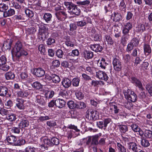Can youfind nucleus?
<instances>
[{
  "instance_id": "412c9836",
  "label": "nucleus",
  "mask_w": 152,
  "mask_h": 152,
  "mask_svg": "<svg viewBox=\"0 0 152 152\" xmlns=\"http://www.w3.org/2000/svg\"><path fill=\"white\" fill-rule=\"evenodd\" d=\"M15 14V11L14 10L10 9L7 11L3 13V15L4 17H6L8 16H11Z\"/></svg>"
},
{
  "instance_id": "338daca9",
  "label": "nucleus",
  "mask_w": 152,
  "mask_h": 152,
  "mask_svg": "<svg viewBox=\"0 0 152 152\" xmlns=\"http://www.w3.org/2000/svg\"><path fill=\"white\" fill-rule=\"evenodd\" d=\"M56 55L58 57H62L64 54V53L61 49H58L56 52Z\"/></svg>"
},
{
  "instance_id": "49530a36",
  "label": "nucleus",
  "mask_w": 152,
  "mask_h": 152,
  "mask_svg": "<svg viewBox=\"0 0 152 152\" xmlns=\"http://www.w3.org/2000/svg\"><path fill=\"white\" fill-rule=\"evenodd\" d=\"M51 117L50 115H46L45 116H40L39 119V120L40 121L43 122L45 120H47L51 119Z\"/></svg>"
},
{
  "instance_id": "8fccbe9b",
  "label": "nucleus",
  "mask_w": 152,
  "mask_h": 152,
  "mask_svg": "<svg viewBox=\"0 0 152 152\" xmlns=\"http://www.w3.org/2000/svg\"><path fill=\"white\" fill-rule=\"evenodd\" d=\"M75 95L77 98L79 100L82 99L84 97V94L80 91L75 92Z\"/></svg>"
},
{
  "instance_id": "a18cd8bd",
  "label": "nucleus",
  "mask_w": 152,
  "mask_h": 152,
  "mask_svg": "<svg viewBox=\"0 0 152 152\" xmlns=\"http://www.w3.org/2000/svg\"><path fill=\"white\" fill-rule=\"evenodd\" d=\"M26 152H35L36 149L32 146H28L25 149Z\"/></svg>"
},
{
  "instance_id": "680f3d73",
  "label": "nucleus",
  "mask_w": 152,
  "mask_h": 152,
  "mask_svg": "<svg viewBox=\"0 0 152 152\" xmlns=\"http://www.w3.org/2000/svg\"><path fill=\"white\" fill-rule=\"evenodd\" d=\"M46 124L48 126L50 127L54 126L56 125V122L53 121H48Z\"/></svg>"
},
{
  "instance_id": "a19ab883",
  "label": "nucleus",
  "mask_w": 152,
  "mask_h": 152,
  "mask_svg": "<svg viewBox=\"0 0 152 152\" xmlns=\"http://www.w3.org/2000/svg\"><path fill=\"white\" fill-rule=\"evenodd\" d=\"M139 42V39L137 38H135L133 39L130 42L134 46L136 47L138 46Z\"/></svg>"
},
{
  "instance_id": "37998d69",
  "label": "nucleus",
  "mask_w": 152,
  "mask_h": 152,
  "mask_svg": "<svg viewBox=\"0 0 152 152\" xmlns=\"http://www.w3.org/2000/svg\"><path fill=\"white\" fill-rule=\"evenodd\" d=\"M105 38L108 44L110 45L113 44V41L110 35H105Z\"/></svg>"
},
{
  "instance_id": "9b49d317",
  "label": "nucleus",
  "mask_w": 152,
  "mask_h": 152,
  "mask_svg": "<svg viewBox=\"0 0 152 152\" xmlns=\"http://www.w3.org/2000/svg\"><path fill=\"white\" fill-rule=\"evenodd\" d=\"M9 88L5 86H0V96H5L8 93Z\"/></svg>"
},
{
  "instance_id": "2eb2a0df",
  "label": "nucleus",
  "mask_w": 152,
  "mask_h": 152,
  "mask_svg": "<svg viewBox=\"0 0 152 152\" xmlns=\"http://www.w3.org/2000/svg\"><path fill=\"white\" fill-rule=\"evenodd\" d=\"M90 48L92 50L96 52H100L103 49L102 47L99 44L91 45Z\"/></svg>"
},
{
  "instance_id": "72a5a7b5",
  "label": "nucleus",
  "mask_w": 152,
  "mask_h": 152,
  "mask_svg": "<svg viewBox=\"0 0 152 152\" xmlns=\"http://www.w3.org/2000/svg\"><path fill=\"white\" fill-rule=\"evenodd\" d=\"M141 144L142 146L145 147H148L150 145L148 141L145 139H142L141 141Z\"/></svg>"
},
{
  "instance_id": "e433bc0d",
  "label": "nucleus",
  "mask_w": 152,
  "mask_h": 152,
  "mask_svg": "<svg viewBox=\"0 0 152 152\" xmlns=\"http://www.w3.org/2000/svg\"><path fill=\"white\" fill-rule=\"evenodd\" d=\"M80 79L77 77L74 78L72 80V84L73 86L77 87L79 85Z\"/></svg>"
},
{
  "instance_id": "58836bf2",
  "label": "nucleus",
  "mask_w": 152,
  "mask_h": 152,
  "mask_svg": "<svg viewBox=\"0 0 152 152\" xmlns=\"http://www.w3.org/2000/svg\"><path fill=\"white\" fill-rule=\"evenodd\" d=\"M117 144L119 151L121 152H126V148L124 146L119 143H118Z\"/></svg>"
},
{
  "instance_id": "f704fd0d",
  "label": "nucleus",
  "mask_w": 152,
  "mask_h": 152,
  "mask_svg": "<svg viewBox=\"0 0 152 152\" xmlns=\"http://www.w3.org/2000/svg\"><path fill=\"white\" fill-rule=\"evenodd\" d=\"M145 88L148 93L152 96V84L149 83H147L145 86Z\"/></svg>"
},
{
  "instance_id": "393cba45",
  "label": "nucleus",
  "mask_w": 152,
  "mask_h": 152,
  "mask_svg": "<svg viewBox=\"0 0 152 152\" xmlns=\"http://www.w3.org/2000/svg\"><path fill=\"white\" fill-rule=\"evenodd\" d=\"M86 107V104L83 102H77L76 103V108L79 109H83Z\"/></svg>"
},
{
  "instance_id": "603ef678",
  "label": "nucleus",
  "mask_w": 152,
  "mask_h": 152,
  "mask_svg": "<svg viewBox=\"0 0 152 152\" xmlns=\"http://www.w3.org/2000/svg\"><path fill=\"white\" fill-rule=\"evenodd\" d=\"M116 105L114 103H110L109 104V107H110V111L112 113L115 108Z\"/></svg>"
},
{
  "instance_id": "c756f323",
  "label": "nucleus",
  "mask_w": 152,
  "mask_h": 152,
  "mask_svg": "<svg viewBox=\"0 0 152 152\" xmlns=\"http://www.w3.org/2000/svg\"><path fill=\"white\" fill-rule=\"evenodd\" d=\"M8 6L4 3L0 4V11L4 13L8 9Z\"/></svg>"
},
{
  "instance_id": "774afa93",
  "label": "nucleus",
  "mask_w": 152,
  "mask_h": 152,
  "mask_svg": "<svg viewBox=\"0 0 152 152\" xmlns=\"http://www.w3.org/2000/svg\"><path fill=\"white\" fill-rule=\"evenodd\" d=\"M134 47V46L130 42L128 44L126 49V51L128 52L131 51Z\"/></svg>"
},
{
  "instance_id": "2f4dec72",
  "label": "nucleus",
  "mask_w": 152,
  "mask_h": 152,
  "mask_svg": "<svg viewBox=\"0 0 152 152\" xmlns=\"http://www.w3.org/2000/svg\"><path fill=\"white\" fill-rule=\"evenodd\" d=\"M129 35H123L121 39V42L123 45H125L129 38Z\"/></svg>"
},
{
  "instance_id": "f8f14e48",
  "label": "nucleus",
  "mask_w": 152,
  "mask_h": 152,
  "mask_svg": "<svg viewBox=\"0 0 152 152\" xmlns=\"http://www.w3.org/2000/svg\"><path fill=\"white\" fill-rule=\"evenodd\" d=\"M65 104V102L61 99H58L55 101V105L59 108H62L64 107Z\"/></svg>"
},
{
  "instance_id": "864d4df0",
  "label": "nucleus",
  "mask_w": 152,
  "mask_h": 152,
  "mask_svg": "<svg viewBox=\"0 0 152 152\" xmlns=\"http://www.w3.org/2000/svg\"><path fill=\"white\" fill-rule=\"evenodd\" d=\"M131 127L133 130L134 132H137L140 130V128L136 124H133L132 125Z\"/></svg>"
},
{
  "instance_id": "e2e57ef3",
  "label": "nucleus",
  "mask_w": 152,
  "mask_h": 152,
  "mask_svg": "<svg viewBox=\"0 0 152 152\" xmlns=\"http://www.w3.org/2000/svg\"><path fill=\"white\" fill-rule=\"evenodd\" d=\"M60 65V62L58 60H55L53 61L52 63V66L54 68L59 67Z\"/></svg>"
},
{
  "instance_id": "052dcab7",
  "label": "nucleus",
  "mask_w": 152,
  "mask_h": 152,
  "mask_svg": "<svg viewBox=\"0 0 152 152\" xmlns=\"http://www.w3.org/2000/svg\"><path fill=\"white\" fill-rule=\"evenodd\" d=\"M103 73V71L99 70L96 72V76L99 79L102 80V78L103 77V76H102Z\"/></svg>"
},
{
  "instance_id": "4be33fe9",
  "label": "nucleus",
  "mask_w": 152,
  "mask_h": 152,
  "mask_svg": "<svg viewBox=\"0 0 152 152\" xmlns=\"http://www.w3.org/2000/svg\"><path fill=\"white\" fill-rule=\"evenodd\" d=\"M31 85L33 88L37 90L41 89L42 87V85L38 81L34 82Z\"/></svg>"
},
{
  "instance_id": "7c9ffc66",
  "label": "nucleus",
  "mask_w": 152,
  "mask_h": 152,
  "mask_svg": "<svg viewBox=\"0 0 152 152\" xmlns=\"http://www.w3.org/2000/svg\"><path fill=\"white\" fill-rule=\"evenodd\" d=\"M145 30L144 25L143 24H140L136 27V31L137 32H142Z\"/></svg>"
},
{
  "instance_id": "ddd939ff",
  "label": "nucleus",
  "mask_w": 152,
  "mask_h": 152,
  "mask_svg": "<svg viewBox=\"0 0 152 152\" xmlns=\"http://www.w3.org/2000/svg\"><path fill=\"white\" fill-rule=\"evenodd\" d=\"M63 87L65 88H69L71 85V81L68 78L64 79L62 82Z\"/></svg>"
},
{
  "instance_id": "bb28decb",
  "label": "nucleus",
  "mask_w": 152,
  "mask_h": 152,
  "mask_svg": "<svg viewBox=\"0 0 152 152\" xmlns=\"http://www.w3.org/2000/svg\"><path fill=\"white\" fill-rule=\"evenodd\" d=\"M7 140L9 143L11 144H13L16 141L17 139L15 136L11 135L8 136L7 138Z\"/></svg>"
},
{
  "instance_id": "4468645a",
  "label": "nucleus",
  "mask_w": 152,
  "mask_h": 152,
  "mask_svg": "<svg viewBox=\"0 0 152 152\" xmlns=\"http://www.w3.org/2000/svg\"><path fill=\"white\" fill-rule=\"evenodd\" d=\"M43 142L44 144L42 145L45 148H47L49 146H52L51 139L45 137L43 139Z\"/></svg>"
},
{
  "instance_id": "f257e3e1",
  "label": "nucleus",
  "mask_w": 152,
  "mask_h": 152,
  "mask_svg": "<svg viewBox=\"0 0 152 152\" xmlns=\"http://www.w3.org/2000/svg\"><path fill=\"white\" fill-rule=\"evenodd\" d=\"M123 92L125 98L128 101L134 102L137 100V95L134 91L127 88L124 90Z\"/></svg>"
},
{
  "instance_id": "de8ad7c7",
  "label": "nucleus",
  "mask_w": 152,
  "mask_h": 152,
  "mask_svg": "<svg viewBox=\"0 0 152 152\" xmlns=\"http://www.w3.org/2000/svg\"><path fill=\"white\" fill-rule=\"evenodd\" d=\"M102 59L101 62L99 63V66L101 68L105 69V66L107 65V63L105 61V60L103 58H101Z\"/></svg>"
},
{
  "instance_id": "0e129e2a",
  "label": "nucleus",
  "mask_w": 152,
  "mask_h": 152,
  "mask_svg": "<svg viewBox=\"0 0 152 152\" xmlns=\"http://www.w3.org/2000/svg\"><path fill=\"white\" fill-rule=\"evenodd\" d=\"M27 31L29 34H33L36 31V30L34 27L32 26L28 28Z\"/></svg>"
},
{
  "instance_id": "a878e982",
  "label": "nucleus",
  "mask_w": 152,
  "mask_h": 152,
  "mask_svg": "<svg viewBox=\"0 0 152 152\" xmlns=\"http://www.w3.org/2000/svg\"><path fill=\"white\" fill-rule=\"evenodd\" d=\"M99 136L98 135H96L92 136L91 145H97L99 144L98 140Z\"/></svg>"
},
{
  "instance_id": "aec40b11",
  "label": "nucleus",
  "mask_w": 152,
  "mask_h": 152,
  "mask_svg": "<svg viewBox=\"0 0 152 152\" xmlns=\"http://www.w3.org/2000/svg\"><path fill=\"white\" fill-rule=\"evenodd\" d=\"M36 102L39 105H44L45 102L43 97L40 95H38L36 96Z\"/></svg>"
},
{
  "instance_id": "c03bdc74",
  "label": "nucleus",
  "mask_w": 152,
  "mask_h": 152,
  "mask_svg": "<svg viewBox=\"0 0 152 152\" xmlns=\"http://www.w3.org/2000/svg\"><path fill=\"white\" fill-rule=\"evenodd\" d=\"M119 127L120 131L121 132L125 133L128 131V128L126 125H120L119 126Z\"/></svg>"
},
{
  "instance_id": "5701e85b",
  "label": "nucleus",
  "mask_w": 152,
  "mask_h": 152,
  "mask_svg": "<svg viewBox=\"0 0 152 152\" xmlns=\"http://www.w3.org/2000/svg\"><path fill=\"white\" fill-rule=\"evenodd\" d=\"M144 53L146 56L149 55L151 52V49L149 45H145L144 46Z\"/></svg>"
},
{
  "instance_id": "c85d7f7f",
  "label": "nucleus",
  "mask_w": 152,
  "mask_h": 152,
  "mask_svg": "<svg viewBox=\"0 0 152 152\" xmlns=\"http://www.w3.org/2000/svg\"><path fill=\"white\" fill-rule=\"evenodd\" d=\"M52 80L56 83H58L60 81L59 77L57 75L55 74H52Z\"/></svg>"
},
{
  "instance_id": "dca6fc26",
  "label": "nucleus",
  "mask_w": 152,
  "mask_h": 152,
  "mask_svg": "<svg viewBox=\"0 0 152 152\" xmlns=\"http://www.w3.org/2000/svg\"><path fill=\"white\" fill-rule=\"evenodd\" d=\"M111 17L114 21H119L122 20L121 15L120 13L118 12H114L112 14Z\"/></svg>"
},
{
  "instance_id": "9d476101",
  "label": "nucleus",
  "mask_w": 152,
  "mask_h": 152,
  "mask_svg": "<svg viewBox=\"0 0 152 152\" xmlns=\"http://www.w3.org/2000/svg\"><path fill=\"white\" fill-rule=\"evenodd\" d=\"M69 10L71 13L77 15H79L80 13V10L78 8L76 5L74 4L73 5Z\"/></svg>"
},
{
  "instance_id": "b1692460",
  "label": "nucleus",
  "mask_w": 152,
  "mask_h": 152,
  "mask_svg": "<svg viewBox=\"0 0 152 152\" xmlns=\"http://www.w3.org/2000/svg\"><path fill=\"white\" fill-rule=\"evenodd\" d=\"M15 20L16 22H20L21 21H24L26 20L24 17V15H15L14 16Z\"/></svg>"
},
{
  "instance_id": "7ed1b4c3",
  "label": "nucleus",
  "mask_w": 152,
  "mask_h": 152,
  "mask_svg": "<svg viewBox=\"0 0 152 152\" xmlns=\"http://www.w3.org/2000/svg\"><path fill=\"white\" fill-rule=\"evenodd\" d=\"M26 116L23 115L21 113L19 116V118L20 122L19 124V126L20 128H25L27 127L29 125V122L26 118Z\"/></svg>"
},
{
  "instance_id": "cd10ccee",
  "label": "nucleus",
  "mask_w": 152,
  "mask_h": 152,
  "mask_svg": "<svg viewBox=\"0 0 152 152\" xmlns=\"http://www.w3.org/2000/svg\"><path fill=\"white\" fill-rule=\"evenodd\" d=\"M12 43L11 42L5 41L4 42L3 45V49L5 50L10 49L11 48V46Z\"/></svg>"
},
{
  "instance_id": "69168bd1",
  "label": "nucleus",
  "mask_w": 152,
  "mask_h": 152,
  "mask_svg": "<svg viewBox=\"0 0 152 152\" xmlns=\"http://www.w3.org/2000/svg\"><path fill=\"white\" fill-rule=\"evenodd\" d=\"M130 102V101H129L126 102L124 104L125 107L128 109H130L133 106L132 104Z\"/></svg>"
},
{
  "instance_id": "4c0bfd02",
  "label": "nucleus",
  "mask_w": 152,
  "mask_h": 152,
  "mask_svg": "<svg viewBox=\"0 0 152 152\" xmlns=\"http://www.w3.org/2000/svg\"><path fill=\"white\" fill-rule=\"evenodd\" d=\"M51 142L52 146L54 145H57L59 143V140L55 137H53L51 138Z\"/></svg>"
},
{
  "instance_id": "a211bd4d",
  "label": "nucleus",
  "mask_w": 152,
  "mask_h": 152,
  "mask_svg": "<svg viewBox=\"0 0 152 152\" xmlns=\"http://www.w3.org/2000/svg\"><path fill=\"white\" fill-rule=\"evenodd\" d=\"M15 74L11 72H7L5 74V77L7 80H13L15 78Z\"/></svg>"
},
{
  "instance_id": "5fc2aeb1",
  "label": "nucleus",
  "mask_w": 152,
  "mask_h": 152,
  "mask_svg": "<svg viewBox=\"0 0 152 152\" xmlns=\"http://www.w3.org/2000/svg\"><path fill=\"white\" fill-rule=\"evenodd\" d=\"M25 12L26 15L29 18H32L34 16V13L33 11L30 10L29 9L26 10Z\"/></svg>"
},
{
  "instance_id": "ea45409f",
  "label": "nucleus",
  "mask_w": 152,
  "mask_h": 152,
  "mask_svg": "<svg viewBox=\"0 0 152 152\" xmlns=\"http://www.w3.org/2000/svg\"><path fill=\"white\" fill-rule=\"evenodd\" d=\"M6 118L11 121H15L16 119V116L15 114L10 115L8 114L7 116H6Z\"/></svg>"
},
{
  "instance_id": "423d86ee",
  "label": "nucleus",
  "mask_w": 152,
  "mask_h": 152,
  "mask_svg": "<svg viewBox=\"0 0 152 152\" xmlns=\"http://www.w3.org/2000/svg\"><path fill=\"white\" fill-rule=\"evenodd\" d=\"M131 79L132 82L141 91H143L144 90L142 84L139 80L134 77H132Z\"/></svg>"
},
{
  "instance_id": "6e6552de",
  "label": "nucleus",
  "mask_w": 152,
  "mask_h": 152,
  "mask_svg": "<svg viewBox=\"0 0 152 152\" xmlns=\"http://www.w3.org/2000/svg\"><path fill=\"white\" fill-rule=\"evenodd\" d=\"M128 148L129 149L132 150L133 152H138L139 149L138 148V145L135 143L130 142L128 143Z\"/></svg>"
},
{
  "instance_id": "6ab92c4d",
  "label": "nucleus",
  "mask_w": 152,
  "mask_h": 152,
  "mask_svg": "<svg viewBox=\"0 0 152 152\" xmlns=\"http://www.w3.org/2000/svg\"><path fill=\"white\" fill-rule=\"evenodd\" d=\"M144 138L152 140V131L150 130H146L144 132ZM152 142V140L151 141ZM152 143V142H151Z\"/></svg>"
},
{
  "instance_id": "20e7f679",
  "label": "nucleus",
  "mask_w": 152,
  "mask_h": 152,
  "mask_svg": "<svg viewBox=\"0 0 152 152\" xmlns=\"http://www.w3.org/2000/svg\"><path fill=\"white\" fill-rule=\"evenodd\" d=\"M23 49V45L22 42L18 41L15 44V47L12 51V54L13 57L17 55V53Z\"/></svg>"
},
{
  "instance_id": "79ce46f5",
  "label": "nucleus",
  "mask_w": 152,
  "mask_h": 152,
  "mask_svg": "<svg viewBox=\"0 0 152 152\" xmlns=\"http://www.w3.org/2000/svg\"><path fill=\"white\" fill-rule=\"evenodd\" d=\"M67 104L70 109H74L76 108V104H75L72 101H70L68 102Z\"/></svg>"
},
{
  "instance_id": "473e14b6",
  "label": "nucleus",
  "mask_w": 152,
  "mask_h": 152,
  "mask_svg": "<svg viewBox=\"0 0 152 152\" xmlns=\"http://www.w3.org/2000/svg\"><path fill=\"white\" fill-rule=\"evenodd\" d=\"M17 55L15 56L16 57H20L21 56H26L28 55L27 51L22 49L17 53Z\"/></svg>"
},
{
  "instance_id": "39448f33",
  "label": "nucleus",
  "mask_w": 152,
  "mask_h": 152,
  "mask_svg": "<svg viewBox=\"0 0 152 152\" xmlns=\"http://www.w3.org/2000/svg\"><path fill=\"white\" fill-rule=\"evenodd\" d=\"M55 15L57 19L61 21L65 20L67 18V14L66 12L63 11L56 12Z\"/></svg>"
},
{
  "instance_id": "6e6d98bb",
  "label": "nucleus",
  "mask_w": 152,
  "mask_h": 152,
  "mask_svg": "<svg viewBox=\"0 0 152 152\" xmlns=\"http://www.w3.org/2000/svg\"><path fill=\"white\" fill-rule=\"evenodd\" d=\"M85 56H86L87 57H93V53L91 51L89 50H85L84 52Z\"/></svg>"
},
{
  "instance_id": "4d7b16f0",
  "label": "nucleus",
  "mask_w": 152,
  "mask_h": 152,
  "mask_svg": "<svg viewBox=\"0 0 152 152\" xmlns=\"http://www.w3.org/2000/svg\"><path fill=\"white\" fill-rule=\"evenodd\" d=\"M38 49L41 54H44L45 52V46L43 44H41L39 46Z\"/></svg>"
},
{
  "instance_id": "c9c22d12",
  "label": "nucleus",
  "mask_w": 152,
  "mask_h": 152,
  "mask_svg": "<svg viewBox=\"0 0 152 152\" xmlns=\"http://www.w3.org/2000/svg\"><path fill=\"white\" fill-rule=\"evenodd\" d=\"M52 15L49 13H45L43 16V18L47 23L50 21L52 18Z\"/></svg>"
},
{
  "instance_id": "3c124183",
  "label": "nucleus",
  "mask_w": 152,
  "mask_h": 152,
  "mask_svg": "<svg viewBox=\"0 0 152 152\" xmlns=\"http://www.w3.org/2000/svg\"><path fill=\"white\" fill-rule=\"evenodd\" d=\"M46 42L48 45H52L55 43V40L53 38H49L46 41Z\"/></svg>"
},
{
  "instance_id": "13d9d810",
  "label": "nucleus",
  "mask_w": 152,
  "mask_h": 152,
  "mask_svg": "<svg viewBox=\"0 0 152 152\" xmlns=\"http://www.w3.org/2000/svg\"><path fill=\"white\" fill-rule=\"evenodd\" d=\"M9 113V111L7 109L2 108L0 111V114L3 116H7Z\"/></svg>"
},
{
  "instance_id": "f03ea898",
  "label": "nucleus",
  "mask_w": 152,
  "mask_h": 152,
  "mask_svg": "<svg viewBox=\"0 0 152 152\" xmlns=\"http://www.w3.org/2000/svg\"><path fill=\"white\" fill-rule=\"evenodd\" d=\"M86 113V117L88 119L95 121L99 118V113L95 110H88Z\"/></svg>"
},
{
  "instance_id": "0eeeda50",
  "label": "nucleus",
  "mask_w": 152,
  "mask_h": 152,
  "mask_svg": "<svg viewBox=\"0 0 152 152\" xmlns=\"http://www.w3.org/2000/svg\"><path fill=\"white\" fill-rule=\"evenodd\" d=\"M91 22V20L89 18H85L81 21L77 22V25L79 27H83L86 26L87 24Z\"/></svg>"
},
{
  "instance_id": "1a4fd4ad",
  "label": "nucleus",
  "mask_w": 152,
  "mask_h": 152,
  "mask_svg": "<svg viewBox=\"0 0 152 152\" xmlns=\"http://www.w3.org/2000/svg\"><path fill=\"white\" fill-rule=\"evenodd\" d=\"M34 74L38 77H42L45 74V71L41 68H35L34 69Z\"/></svg>"
},
{
  "instance_id": "f3484780",
  "label": "nucleus",
  "mask_w": 152,
  "mask_h": 152,
  "mask_svg": "<svg viewBox=\"0 0 152 152\" xmlns=\"http://www.w3.org/2000/svg\"><path fill=\"white\" fill-rule=\"evenodd\" d=\"M17 103H16V106L20 109H23L24 106L23 104L24 100L23 99H17Z\"/></svg>"
},
{
  "instance_id": "09e8293b",
  "label": "nucleus",
  "mask_w": 152,
  "mask_h": 152,
  "mask_svg": "<svg viewBox=\"0 0 152 152\" xmlns=\"http://www.w3.org/2000/svg\"><path fill=\"white\" fill-rule=\"evenodd\" d=\"M25 142L26 141L25 140L22 138H21L17 141L15 144L16 145L20 146L24 145Z\"/></svg>"
},
{
  "instance_id": "bf43d9fd",
  "label": "nucleus",
  "mask_w": 152,
  "mask_h": 152,
  "mask_svg": "<svg viewBox=\"0 0 152 152\" xmlns=\"http://www.w3.org/2000/svg\"><path fill=\"white\" fill-rule=\"evenodd\" d=\"M46 94L47 97H48L49 98H51L54 95V92L53 91H49L47 92Z\"/></svg>"
}]
</instances>
